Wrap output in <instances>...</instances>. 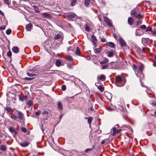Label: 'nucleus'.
Listing matches in <instances>:
<instances>
[{"label":"nucleus","mask_w":156,"mask_h":156,"mask_svg":"<svg viewBox=\"0 0 156 156\" xmlns=\"http://www.w3.org/2000/svg\"><path fill=\"white\" fill-rule=\"evenodd\" d=\"M126 82V80L123 76H117L115 77V84L119 87L124 86Z\"/></svg>","instance_id":"1"},{"label":"nucleus","mask_w":156,"mask_h":156,"mask_svg":"<svg viewBox=\"0 0 156 156\" xmlns=\"http://www.w3.org/2000/svg\"><path fill=\"white\" fill-rule=\"evenodd\" d=\"M131 15H133L134 17L138 18L139 19L142 18L143 16L140 14L137 13L134 10H132L131 12Z\"/></svg>","instance_id":"2"},{"label":"nucleus","mask_w":156,"mask_h":156,"mask_svg":"<svg viewBox=\"0 0 156 156\" xmlns=\"http://www.w3.org/2000/svg\"><path fill=\"white\" fill-rule=\"evenodd\" d=\"M65 63V61L64 60L58 59L56 61V65L57 66L59 67L63 65Z\"/></svg>","instance_id":"3"},{"label":"nucleus","mask_w":156,"mask_h":156,"mask_svg":"<svg viewBox=\"0 0 156 156\" xmlns=\"http://www.w3.org/2000/svg\"><path fill=\"white\" fill-rule=\"evenodd\" d=\"M17 117L20 119L24 120V114L21 112L20 111H17Z\"/></svg>","instance_id":"4"},{"label":"nucleus","mask_w":156,"mask_h":156,"mask_svg":"<svg viewBox=\"0 0 156 156\" xmlns=\"http://www.w3.org/2000/svg\"><path fill=\"white\" fill-rule=\"evenodd\" d=\"M105 95L107 99L110 100L112 98V94L108 92H106L105 93Z\"/></svg>","instance_id":"5"},{"label":"nucleus","mask_w":156,"mask_h":156,"mask_svg":"<svg viewBox=\"0 0 156 156\" xmlns=\"http://www.w3.org/2000/svg\"><path fill=\"white\" fill-rule=\"evenodd\" d=\"M104 20L105 23L110 27L112 26V24L111 23L109 19L107 17H104Z\"/></svg>","instance_id":"6"},{"label":"nucleus","mask_w":156,"mask_h":156,"mask_svg":"<svg viewBox=\"0 0 156 156\" xmlns=\"http://www.w3.org/2000/svg\"><path fill=\"white\" fill-rule=\"evenodd\" d=\"M91 41L94 45L95 46L96 45L97 41L96 37L94 35H92L91 37Z\"/></svg>","instance_id":"7"},{"label":"nucleus","mask_w":156,"mask_h":156,"mask_svg":"<svg viewBox=\"0 0 156 156\" xmlns=\"http://www.w3.org/2000/svg\"><path fill=\"white\" fill-rule=\"evenodd\" d=\"M115 51L114 50L112 49L107 53L108 56L109 57H112L114 54Z\"/></svg>","instance_id":"8"},{"label":"nucleus","mask_w":156,"mask_h":156,"mask_svg":"<svg viewBox=\"0 0 156 156\" xmlns=\"http://www.w3.org/2000/svg\"><path fill=\"white\" fill-rule=\"evenodd\" d=\"M9 130L13 134L16 135L17 134V132L14 127H10L9 129Z\"/></svg>","instance_id":"9"},{"label":"nucleus","mask_w":156,"mask_h":156,"mask_svg":"<svg viewBox=\"0 0 156 156\" xmlns=\"http://www.w3.org/2000/svg\"><path fill=\"white\" fill-rule=\"evenodd\" d=\"M120 43L121 46H125L126 45V44L122 38H120L119 39Z\"/></svg>","instance_id":"10"},{"label":"nucleus","mask_w":156,"mask_h":156,"mask_svg":"<svg viewBox=\"0 0 156 156\" xmlns=\"http://www.w3.org/2000/svg\"><path fill=\"white\" fill-rule=\"evenodd\" d=\"M29 143L27 142H24L20 143V145L22 147H27L29 145Z\"/></svg>","instance_id":"11"},{"label":"nucleus","mask_w":156,"mask_h":156,"mask_svg":"<svg viewBox=\"0 0 156 156\" xmlns=\"http://www.w3.org/2000/svg\"><path fill=\"white\" fill-rule=\"evenodd\" d=\"M105 79H106V77H105V76L103 74L99 76H98V77L97 78L98 80H99L102 81H104L105 80Z\"/></svg>","instance_id":"12"},{"label":"nucleus","mask_w":156,"mask_h":156,"mask_svg":"<svg viewBox=\"0 0 156 156\" xmlns=\"http://www.w3.org/2000/svg\"><path fill=\"white\" fill-rule=\"evenodd\" d=\"M12 51L15 53H18L19 51V48L17 47H14L12 48Z\"/></svg>","instance_id":"13"},{"label":"nucleus","mask_w":156,"mask_h":156,"mask_svg":"<svg viewBox=\"0 0 156 156\" xmlns=\"http://www.w3.org/2000/svg\"><path fill=\"white\" fill-rule=\"evenodd\" d=\"M144 69V66H140L137 69L138 72L140 74H142L143 73V70Z\"/></svg>","instance_id":"14"},{"label":"nucleus","mask_w":156,"mask_h":156,"mask_svg":"<svg viewBox=\"0 0 156 156\" xmlns=\"http://www.w3.org/2000/svg\"><path fill=\"white\" fill-rule=\"evenodd\" d=\"M128 23L129 25H132L133 23V19L131 17H129L128 19Z\"/></svg>","instance_id":"15"},{"label":"nucleus","mask_w":156,"mask_h":156,"mask_svg":"<svg viewBox=\"0 0 156 156\" xmlns=\"http://www.w3.org/2000/svg\"><path fill=\"white\" fill-rule=\"evenodd\" d=\"M113 131L112 135L114 136L119 131V130H117L115 127L113 128L112 129Z\"/></svg>","instance_id":"16"},{"label":"nucleus","mask_w":156,"mask_h":156,"mask_svg":"<svg viewBox=\"0 0 156 156\" xmlns=\"http://www.w3.org/2000/svg\"><path fill=\"white\" fill-rule=\"evenodd\" d=\"M32 27V25L31 23H30L26 26V29L27 30L30 31L31 30Z\"/></svg>","instance_id":"17"},{"label":"nucleus","mask_w":156,"mask_h":156,"mask_svg":"<svg viewBox=\"0 0 156 156\" xmlns=\"http://www.w3.org/2000/svg\"><path fill=\"white\" fill-rule=\"evenodd\" d=\"M58 108L59 110H62V109L63 108L62 104L61 102L59 101L58 103Z\"/></svg>","instance_id":"18"},{"label":"nucleus","mask_w":156,"mask_h":156,"mask_svg":"<svg viewBox=\"0 0 156 156\" xmlns=\"http://www.w3.org/2000/svg\"><path fill=\"white\" fill-rule=\"evenodd\" d=\"M107 45L112 48H114L115 47V46L114 44L112 42H109L108 43Z\"/></svg>","instance_id":"19"},{"label":"nucleus","mask_w":156,"mask_h":156,"mask_svg":"<svg viewBox=\"0 0 156 156\" xmlns=\"http://www.w3.org/2000/svg\"><path fill=\"white\" fill-rule=\"evenodd\" d=\"M71 3L70 5L72 6H74L76 3V0H70Z\"/></svg>","instance_id":"20"},{"label":"nucleus","mask_w":156,"mask_h":156,"mask_svg":"<svg viewBox=\"0 0 156 156\" xmlns=\"http://www.w3.org/2000/svg\"><path fill=\"white\" fill-rule=\"evenodd\" d=\"M108 62V60L107 58H105L100 63L101 64H106Z\"/></svg>","instance_id":"21"},{"label":"nucleus","mask_w":156,"mask_h":156,"mask_svg":"<svg viewBox=\"0 0 156 156\" xmlns=\"http://www.w3.org/2000/svg\"><path fill=\"white\" fill-rule=\"evenodd\" d=\"M33 102L32 101L29 100L27 102V106L28 107L32 106L33 105Z\"/></svg>","instance_id":"22"},{"label":"nucleus","mask_w":156,"mask_h":156,"mask_svg":"<svg viewBox=\"0 0 156 156\" xmlns=\"http://www.w3.org/2000/svg\"><path fill=\"white\" fill-rule=\"evenodd\" d=\"M76 15L73 13H71L68 15V16L70 18H74L76 16Z\"/></svg>","instance_id":"23"},{"label":"nucleus","mask_w":156,"mask_h":156,"mask_svg":"<svg viewBox=\"0 0 156 156\" xmlns=\"http://www.w3.org/2000/svg\"><path fill=\"white\" fill-rule=\"evenodd\" d=\"M76 54L78 55H80V50L77 47L76 48V50L75 52Z\"/></svg>","instance_id":"24"},{"label":"nucleus","mask_w":156,"mask_h":156,"mask_svg":"<svg viewBox=\"0 0 156 156\" xmlns=\"http://www.w3.org/2000/svg\"><path fill=\"white\" fill-rule=\"evenodd\" d=\"M0 149L2 151H5L6 150V147L4 145H2L0 147Z\"/></svg>","instance_id":"25"},{"label":"nucleus","mask_w":156,"mask_h":156,"mask_svg":"<svg viewBox=\"0 0 156 156\" xmlns=\"http://www.w3.org/2000/svg\"><path fill=\"white\" fill-rule=\"evenodd\" d=\"M90 2V0H85L84 1V5L86 6H88Z\"/></svg>","instance_id":"26"},{"label":"nucleus","mask_w":156,"mask_h":156,"mask_svg":"<svg viewBox=\"0 0 156 156\" xmlns=\"http://www.w3.org/2000/svg\"><path fill=\"white\" fill-rule=\"evenodd\" d=\"M66 59L69 61H73V59L71 56H67L66 57Z\"/></svg>","instance_id":"27"},{"label":"nucleus","mask_w":156,"mask_h":156,"mask_svg":"<svg viewBox=\"0 0 156 156\" xmlns=\"http://www.w3.org/2000/svg\"><path fill=\"white\" fill-rule=\"evenodd\" d=\"M61 35L59 34H56L55 37L54 39L55 40H57L60 38Z\"/></svg>","instance_id":"28"},{"label":"nucleus","mask_w":156,"mask_h":156,"mask_svg":"<svg viewBox=\"0 0 156 156\" xmlns=\"http://www.w3.org/2000/svg\"><path fill=\"white\" fill-rule=\"evenodd\" d=\"M98 88L99 90L101 91H102L104 90V88L101 85H99L98 87Z\"/></svg>","instance_id":"29"},{"label":"nucleus","mask_w":156,"mask_h":156,"mask_svg":"<svg viewBox=\"0 0 156 156\" xmlns=\"http://www.w3.org/2000/svg\"><path fill=\"white\" fill-rule=\"evenodd\" d=\"M93 119V118L92 117H90L88 119V123L90 125Z\"/></svg>","instance_id":"30"},{"label":"nucleus","mask_w":156,"mask_h":156,"mask_svg":"<svg viewBox=\"0 0 156 156\" xmlns=\"http://www.w3.org/2000/svg\"><path fill=\"white\" fill-rule=\"evenodd\" d=\"M67 66L68 68L70 69H72L73 68L72 64L70 63L67 64Z\"/></svg>","instance_id":"31"},{"label":"nucleus","mask_w":156,"mask_h":156,"mask_svg":"<svg viewBox=\"0 0 156 156\" xmlns=\"http://www.w3.org/2000/svg\"><path fill=\"white\" fill-rule=\"evenodd\" d=\"M108 67V65H107V64L105 65L102 66L101 69H107Z\"/></svg>","instance_id":"32"},{"label":"nucleus","mask_w":156,"mask_h":156,"mask_svg":"<svg viewBox=\"0 0 156 156\" xmlns=\"http://www.w3.org/2000/svg\"><path fill=\"white\" fill-rule=\"evenodd\" d=\"M21 130L24 133H26L27 131V129L24 127H21Z\"/></svg>","instance_id":"33"},{"label":"nucleus","mask_w":156,"mask_h":156,"mask_svg":"<svg viewBox=\"0 0 156 156\" xmlns=\"http://www.w3.org/2000/svg\"><path fill=\"white\" fill-rule=\"evenodd\" d=\"M142 34V32H138L137 31H136V35L137 36H140Z\"/></svg>","instance_id":"34"},{"label":"nucleus","mask_w":156,"mask_h":156,"mask_svg":"<svg viewBox=\"0 0 156 156\" xmlns=\"http://www.w3.org/2000/svg\"><path fill=\"white\" fill-rule=\"evenodd\" d=\"M101 51V50L100 48H98L96 49L94 51V52L95 53H98Z\"/></svg>","instance_id":"35"},{"label":"nucleus","mask_w":156,"mask_h":156,"mask_svg":"<svg viewBox=\"0 0 156 156\" xmlns=\"http://www.w3.org/2000/svg\"><path fill=\"white\" fill-rule=\"evenodd\" d=\"M11 32L12 30L11 29H8L6 30V33L7 34L9 35L11 33Z\"/></svg>","instance_id":"36"},{"label":"nucleus","mask_w":156,"mask_h":156,"mask_svg":"<svg viewBox=\"0 0 156 156\" xmlns=\"http://www.w3.org/2000/svg\"><path fill=\"white\" fill-rule=\"evenodd\" d=\"M34 9L36 12H39V11L38 10V8L36 6H34Z\"/></svg>","instance_id":"37"},{"label":"nucleus","mask_w":156,"mask_h":156,"mask_svg":"<svg viewBox=\"0 0 156 156\" xmlns=\"http://www.w3.org/2000/svg\"><path fill=\"white\" fill-rule=\"evenodd\" d=\"M10 117L11 118L15 120L17 119L18 118L17 117L16 115H12L10 116Z\"/></svg>","instance_id":"38"},{"label":"nucleus","mask_w":156,"mask_h":156,"mask_svg":"<svg viewBox=\"0 0 156 156\" xmlns=\"http://www.w3.org/2000/svg\"><path fill=\"white\" fill-rule=\"evenodd\" d=\"M27 75L29 76H30V77H33L35 75V74H32V73H27Z\"/></svg>","instance_id":"39"},{"label":"nucleus","mask_w":156,"mask_h":156,"mask_svg":"<svg viewBox=\"0 0 156 156\" xmlns=\"http://www.w3.org/2000/svg\"><path fill=\"white\" fill-rule=\"evenodd\" d=\"M7 55L8 56L10 57L12 56V52L10 51H9L7 52Z\"/></svg>","instance_id":"40"},{"label":"nucleus","mask_w":156,"mask_h":156,"mask_svg":"<svg viewBox=\"0 0 156 156\" xmlns=\"http://www.w3.org/2000/svg\"><path fill=\"white\" fill-rule=\"evenodd\" d=\"M48 112L47 111H44L42 112V114L45 116H47L48 114Z\"/></svg>","instance_id":"41"},{"label":"nucleus","mask_w":156,"mask_h":156,"mask_svg":"<svg viewBox=\"0 0 156 156\" xmlns=\"http://www.w3.org/2000/svg\"><path fill=\"white\" fill-rule=\"evenodd\" d=\"M86 30L87 32H89L90 31V27L87 26H86L85 27Z\"/></svg>","instance_id":"42"},{"label":"nucleus","mask_w":156,"mask_h":156,"mask_svg":"<svg viewBox=\"0 0 156 156\" xmlns=\"http://www.w3.org/2000/svg\"><path fill=\"white\" fill-rule=\"evenodd\" d=\"M140 28L142 29H145L146 28V26L144 25H141L140 27Z\"/></svg>","instance_id":"43"},{"label":"nucleus","mask_w":156,"mask_h":156,"mask_svg":"<svg viewBox=\"0 0 156 156\" xmlns=\"http://www.w3.org/2000/svg\"><path fill=\"white\" fill-rule=\"evenodd\" d=\"M66 89V87L65 85H63L62 86V89L63 90H65Z\"/></svg>","instance_id":"44"},{"label":"nucleus","mask_w":156,"mask_h":156,"mask_svg":"<svg viewBox=\"0 0 156 156\" xmlns=\"http://www.w3.org/2000/svg\"><path fill=\"white\" fill-rule=\"evenodd\" d=\"M24 1L25 2H26V4L28 3L29 4H30V2H29V1L28 0H20V2H21Z\"/></svg>","instance_id":"45"},{"label":"nucleus","mask_w":156,"mask_h":156,"mask_svg":"<svg viewBox=\"0 0 156 156\" xmlns=\"http://www.w3.org/2000/svg\"><path fill=\"white\" fill-rule=\"evenodd\" d=\"M93 150V148H88L86 149L85 151L86 152H87L89 151H92Z\"/></svg>","instance_id":"46"},{"label":"nucleus","mask_w":156,"mask_h":156,"mask_svg":"<svg viewBox=\"0 0 156 156\" xmlns=\"http://www.w3.org/2000/svg\"><path fill=\"white\" fill-rule=\"evenodd\" d=\"M33 78H30V77H25L24 78V80H31Z\"/></svg>","instance_id":"47"},{"label":"nucleus","mask_w":156,"mask_h":156,"mask_svg":"<svg viewBox=\"0 0 156 156\" xmlns=\"http://www.w3.org/2000/svg\"><path fill=\"white\" fill-rule=\"evenodd\" d=\"M6 110L8 112H9L11 111V108L9 107H7L6 108Z\"/></svg>","instance_id":"48"},{"label":"nucleus","mask_w":156,"mask_h":156,"mask_svg":"<svg viewBox=\"0 0 156 156\" xmlns=\"http://www.w3.org/2000/svg\"><path fill=\"white\" fill-rule=\"evenodd\" d=\"M141 23L142 22L141 21H136V25L138 26L139 25L141 24Z\"/></svg>","instance_id":"49"},{"label":"nucleus","mask_w":156,"mask_h":156,"mask_svg":"<svg viewBox=\"0 0 156 156\" xmlns=\"http://www.w3.org/2000/svg\"><path fill=\"white\" fill-rule=\"evenodd\" d=\"M4 2L6 4H7L8 6L9 5V3L8 0H4Z\"/></svg>","instance_id":"50"},{"label":"nucleus","mask_w":156,"mask_h":156,"mask_svg":"<svg viewBox=\"0 0 156 156\" xmlns=\"http://www.w3.org/2000/svg\"><path fill=\"white\" fill-rule=\"evenodd\" d=\"M41 112V111L40 110H38V111L36 112H35V114L36 115L38 116V115H39Z\"/></svg>","instance_id":"51"},{"label":"nucleus","mask_w":156,"mask_h":156,"mask_svg":"<svg viewBox=\"0 0 156 156\" xmlns=\"http://www.w3.org/2000/svg\"><path fill=\"white\" fill-rule=\"evenodd\" d=\"M146 31V32H147V31H151V27H148L147 28Z\"/></svg>","instance_id":"52"},{"label":"nucleus","mask_w":156,"mask_h":156,"mask_svg":"<svg viewBox=\"0 0 156 156\" xmlns=\"http://www.w3.org/2000/svg\"><path fill=\"white\" fill-rule=\"evenodd\" d=\"M19 98L20 101H23V98L20 95H19Z\"/></svg>","instance_id":"53"},{"label":"nucleus","mask_w":156,"mask_h":156,"mask_svg":"<svg viewBox=\"0 0 156 156\" xmlns=\"http://www.w3.org/2000/svg\"><path fill=\"white\" fill-rule=\"evenodd\" d=\"M107 109L109 111H112L114 109L113 108L109 107L107 108Z\"/></svg>","instance_id":"54"},{"label":"nucleus","mask_w":156,"mask_h":156,"mask_svg":"<svg viewBox=\"0 0 156 156\" xmlns=\"http://www.w3.org/2000/svg\"><path fill=\"white\" fill-rule=\"evenodd\" d=\"M5 28V26L3 25L2 26L0 27V30H4Z\"/></svg>","instance_id":"55"},{"label":"nucleus","mask_w":156,"mask_h":156,"mask_svg":"<svg viewBox=\"0 0 156 156\" xmlns=\"http://www.w3.org/2000/svg\"><path fill=\"white\" fill-rule=\"evenodd\" d=\"M151 104L153 106H156V103L155 101H153L151 103Z\"/></svg>","instance_id":"56"},{"label":"nucleus","mask_w":156,"mask_h":156,"mask_svg":"<svg viewBox=\"0 0 156 156\" xmlns=\"http://www.w3.org/2000/svg\"><path fill=\"white\" fill-rule=\"evenodd\" d=\"M133 69H137V66L135 64H133Z\"/></svg>","instance_id":"57"},{"label":"nucleus","mask_w":156,"mask_h":156,"mask_svg":"<svg viewBox=\"0 0 156 156\" xmlns=\"http://www.w3.org/2000/svg\"><path fill=\"white\" fill-rule=\"evenodd\" d=\"M151 34H156V31L155 30L154 31H151Z\"/></svg>","instance_id":"58"},{"label":"nucleus","mask_w":156,"mask_h":156,"mask_svg":"<svg viewBox=\"0 0 156 156\" xmlns=\"http://www.w3.org/2000/svg\"><path fill=\"white\" fill-rule=\"evenodd\" d=\"M101 38V41L102 42H105V39L104 38Z\"/></svg>","instance_id":"59"},{"label":"nucleus","mask_w":156,"mask_h":156,"mask_svg":"<svg viewBox=\"0 0 156 156\" xmlns=\"http://www.w3.org/2000/svg\"><path fill=\"white\" fill-rule=\"evenodd\" d=\"M0 14L2 16L4 15V13L1 10H0Z\"/></svg>","instance_id":"60"},{"label":"nucleus","mask_w":156,"mask_h":156,"mask_svg":"<svg viewBox=\"0 0 156 156\" xmlns=\"http://www.w3.org/2000/svg\"><path fill=\"white\" fill-rule=\"evenodd\" d=\"M16 3V2L15 1H13L12 2L13 4L15 6H16L15 4Z\"/></svg>","instance_id":"61"},{"label":"nucleus","mask_w":156,"mask_h":156,"mask_svg":"<svg viewBox=\"0 0 156 156\" xmlns=\"http://www.w3.org/2000/svg\"><path fill=\"white\" fill-rule=\"evenodd\" d=\"M153 65L154 66L156 67V63H153Z\"/></svg>","instance_id":"62"},{"label":"nucleus","mask_w":156,"mask_h":156,"mask_svg":"<svg viewBox=\"0 0 156 156\" xmlns=\"http://www.w3.org/2000/svg\"><path fill=\"white\" fill-rule=\"evenodd\" d=\"M88 119H89V118H88L87 117H85V119H87L88 120Z\"/></svg>","instance_id":"63"},{"label":"nucleus","mask_w":156,"mask_h":156,"mask_svg":"<svg viewBox=\"0 0 156 156\" xmlns=\"http://www.w3.org/2000/svg\"><path fill=\"white\" fill-rule=\"evenodd\" d=\"M154 58H155V59L156 60V54L155 55Z\"/></svg>","instance_id":"64"}]
</instances>
